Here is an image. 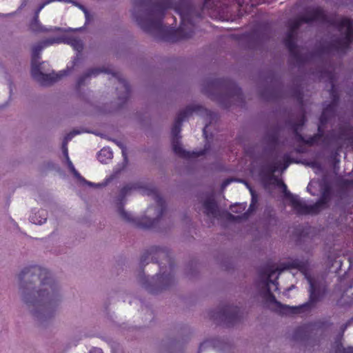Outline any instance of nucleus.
<instances>
[{
    "instance_id": "24",
    "label": "nucleus",
    "mask_w": 353,
    "mask_h": 353,
    "mask_svg": "<svg viewBox=\"0 0 353 353\" xmlns=\"http://www.w3.org/2000/svg\"><path fill=\"white\" fill-rule=\"evenodd\" d=\"M55 1H59V2H68L69 0H46L45 1H43V3H41L39 7L37 8V9L35 10V12H34V16H36V17H39V14L40 13V12L44 8V7L48 4H50V3H52V2H55Z\"/></svg>"
},
{
    "instance_id": "30",
    "label": "nucleus",
    "mask_w": 353,
    "mask_h": 353,
    "mask_svg": "<svg viewBox=\"0 0 353 353\" xmlns=\"http://www.w3.org/2000/svg\"><path fill=\"white\" fill-rule=\"evenodd\" d=\"M278 139V135L276 133L271 134L268 136V141L274 145L277 143Z\"/></svg>"
},
{
    "instance_id": "34",
    "label": "nucleus",
    "mask_w": 353,
    "mask_h": 353,
    "mask_svg": "<svg viewBox=\"0 0 353 353\" xmlns=\"http://www.w3.org/2000/svg\"><path fill=\"white\" fill-rule=\"evenodd\" d=\"M62 152L65 159L69 158L68 155V143L63 142L62 143Z\"/></svg>"
},
{
    "instance_id": "39",
    "label": "nucleus",
    "mask_w": 353,
    "mask_h": 353,
    "mask_svg": "<svg viewBox=\"0 0 353 353\" xmlns=\"http://www.w3.org/2000/svg\"><path fill=\"white\" fill-rule=\"evenodd\" d=\"M229 215H230V218H231V219H234H234H238V218H239V216H234V215H232V214H230Z\"/></svg>"
},
{
    "instance_id": "20",
    "label": "nucleus",
    "mask_w": 353,
    "mask_h": 353,
    "mask_svg": "<svg viewBox=\"0 0 353 353\" xmlns=\"http://www.w3.org/2000/svg\"><path fill=\"white\" fill-rule=\"evenodd\" d=\"M151 252L158 254V255L161 257H165L166 261L169 264V269L170 270H172L173 269L174 265H173L172 260L169 256L168 252L165 249L161 248H152Z\"/></svg>"
},
{
    "instance_id": "41",
    "label": "nucleus",
    "mask_w": 353,
    "mask_h": 353,
    "mask_svg": "<svg viewBox=\"0 0 353 353\" xmlns=\"http://www.w3.org/2000/svg\"><path fill=\"white\" fill-rule=\"evenodd\" d=\"M229 183H230V181H229V180H227V181H224V182H223V185L224 186H226V185H228Z\"/></svg>"
},
{
    "instance_id": "29",
    "label": "nucleus",
    "mask_w": 353,
    "mask_h": 353,
    "mask_svg": "<svg viewBox=\"0 0 353 353\" xmlns=\"http://www.w3.org/2000/svg\"><path fill=\"white\" fill-rule=\"evenodd\" d=\"M112 74L114 77L118 78L119 81L122 84L123 88L125 89L126 94H128L130 90L129 83L125 79L119 78L116 73H113Z\"/></svg>"
},
{
    "instance_id": "40",
    "label": "nucleus",
    "mask_w": 353,
    "mask_h": 353,
    "mask_svg": "<svg viewBox=\"0 0 353 353\" xmlns=\"http://www.w3.org/2000/svg\"><path fill=\"white\" fill-rule=\"evenodd\" d=\"M80 8L82 9V10L85 12V14H87L86 9L83 6H79Z\"/></svg>"
},
{
    "instance_id": "10",
    "label": "nucleus",
    "mask_w": 353,
    "mask_h": 353,
    "mask_svg": "<svg viewBox=\"0 0 353 353\" xmlns=\"http://www.w3.org/2000/svg\"><path fill=\"white\" fill-rule=\"evenodd\" d=\"M274 179L276 181L277 185L283 188L285 196L289 199L290 205L297 215L316 214L327 203V199L325 195L323 194L315 203L308 205L305 199L288 191L287 185L283 181L276 178H274Z\"/></svg>"
},
{
    "instance_id": "3",
    "label": "nucleus",
    "mask_w": 353,
    "mask_h": 353,
    "mask_svg": "<svg viewBox=\"0 0 353 353\" xmlns=\"http://www.w3.org/2000/svg\"><path fill=\"white\" fill-rule=\"evenodd\" d=\"M314 21L328 23L336 28L341 34L324 46L323 53L328 57L336 55L341 57L344 55L353 42V21L347 17L336 19L328 17L323 8L315 7L308 9L303 15L292 21L288 31H293L295 34L301 24Z\"/></svg>"
},
{
    "instance_id": "18",
    "label": "nucleus",
    "mask_w": 353,
    "mask_h": 353,
    "mask_svg": "<svg viewBox=\"0 0 353 353\" xmlns=\"http://www.w3.org/2000/svg\"><path fill=\"white\" fill-rule=\"evenodd\" d=\"M101 72H105L110 74L111 73L110 70L109 69H100V68H92L90 69L85 74L80 77L77 80V85L81 86L83 84L84 81L87 78L91 77H96Z\"/></svg>"
},
{
    "instance_id": "21",
    "label": "nucleus",
    "mask_w": 353,
    "mask_h": 353,
    "mask_svg": "<svg viewBox=\"0 0 353 353\" xmlns=\"http://www.w3.org/2000/svg\"><path fill=\"white\" fill-rule=\"evenodd\" d=\"M47 220L46 213L44 211H39L38 213H35L30 216V221L31 223L38 225L44 223Z\"/></svg>"
},
{
    "instance_id": "1",
    "label": "nucleus",
    "mask_w": 353,
    "mask_h": 353,
    "mask_svg": "<svg viewBox=\"0 0 353 353\" xmlns=\"http://www.w3.org/2000/svg\"><path fill=\"white\" fill-rule=\"evenodd\" d=\"M148 4V0H134L132 15L145 32L151 34L160 33L161 40L172 43L192 37L194 32V24L192 20V8L188 1H184L174 8L181 18V24L178 29L164 26L162 23L166 10L172 7V0H160L145 19L138 16L137 8L146 7Z\"/></svg>"
},
{
    "instance_id": "38",
    "label": "nucleus",
    "mask_w": 353,
    "mask_h": 353,
    "mask_svg": "<svg viewBox=\"0 0 353 353\" xmlns=\"http://www.w3.org/2000/svg\"><path fill=\"white\" fill-rule=\"evenodd\" d=\"M121 149H122V154H123V156L124 157V159H126L127 157H126V154H125V150L123 148H121Z\"/></svg>"
},
{
    "instance_id": "14",
    "label": "nucleus",
    "mask_w": 353,
    "mask_h": 353,
    "mask_svg": "<svg viewBox=\"0 0 353 353\" xmlns=\"http://www.w3.org/2000/svg\"><path fill=\"white\" fill-rule=\"evenodd\" d=\"M30 28L33 32H68L75 30H81V28L78 29H72L69 28L68 29L59 28V27H50V28H47L45 26H42V24L39 21V17H36L34 16L32 21L30 24Z\"/></svg>"
},
{
    "instance_id": "9",
    "label": "nucleus",
    "mask_w": 353,
    "mask_h": 353,
    "mask_svg": "<svg viewBox=\"0 0 353 353\" xmlns=\"http://www.w3.org/2000/svg\"><path fill=\"white\" fill-rule=\"evenodd\" d=\"M291 269H296L303 273V274L305 276V278L307 280L310 284L309 301L298 306L302 307L298 312H296L297 314L311 309L314 305L316 302L319 299V292L316 288L312 278L308 273L309 264L307 260L303 259L291 258L288 261L281 263V271H285Z\"/></svg>"
},
{
    "instance_id": "23",
    "label": "nucleus",
    "mask_w": 353,
    "mask_h": 353,
    "mask_svg": "<svg viewBox=\"0 0 353 353\" xmlns=\"http://www.w3.org/2000/svg\"><path fill=\"white\" fill-rule=\"evenodd\" d=\"M334 353H353V347H344L341 343L336 342Z\"/></svg>"
},
{
    "instance_id": "37",
    "label": "nucleus",
    "mask_w": 353,
    "mask_h": 353,
    "mask_svg": "<svg viewBox=\"0 0 353 353\" xmlns=\"http://www.w3.org/2000/svg\"><path fill=\"white\" fill-rule=\"evenodd\" d=\"M208 128V125L206 124L205 125V127L203 128V136L205 137V139H208V135L207 134V129Z\"/></svg>"
},
{
    "instance_id": "32",
    "label": "nucleus",
    "mask_w": 353,
    "mask_h": 353,
    "mask_svg": "<svg viewBox=\"0 0 353 353\" xmlns=\"http://www.w3.org/2000/svg\"><path fill=\"white\" fill-rule=\"evenodd\" d=\"M109 181H110V179H106V181L104 183H94L86 181H85L90 186L101 188V187H103V186L106 185L108 184V183L109 182Z\"/></svg>"
},
{
    "instance_id": "43",
    "label": "nucleus",
    "mask_w": 353,
    "mask_h": 353,
    "mask_svg": "<svg viewBox=\"0 0 353 353\" xmlns=\"http://www.w3.org/2000/svg\"><path fill=\"white\" fill-rule=\"evenodd\" d=\"M350 323V322H348L347 323L345 326H344V330L347 328V327L349 325V324Z\"/></svg>"
},
{
    "instance_id": "8",
    "label": "nucleus",
    "mask_w": 353,
    "mask_h": 353,
    "mask_svg": "<svg viewBox=\"0 0 353 353\" xmlns=\"http://www.w3.org/2000/svg\"><path fill=\"white\" fill-rule=\"evenodd\" d=\"M203 108L197 105H191L187 106L184 110H181L174 122L172 128V145L174 152L179 157L183 159H190L192 157H197L203 154V152L199 153H195L194 152L186 151L183 148L181 143H179L180 133L181 130L182 123L193 112H197L202 110Z\"/></svg>"
},
{
    "instance_id": "16",
    "label": "nucleus",
    "mask_w": 353,
    "mask_h": 353,
    "mask_svg": "<svg viewBox=\"0 0 353 353\" xmlns=\"http://www.w3.org/2000/svg\"><path fill=\"white\" fill-rule=\"evenodd\" d=\"M204 213L209 217L216 218L219 214V208L214 195L208 196L203 203Z\"/></svg>"
},
{
    "instance_id": "44",
    "label": "nucleus",
    "mask_w": 353,
    "mask_h": 353,
    "mask_svg": "<svg viewBox=\"0 0 353 353\" xmlns=\"http://www.w3.org/2000/svg\"><path fill=\"white\" fill-rule=\"evenodd\" d=\"M145 259H144L143 256L142 259H141V263H145Z\"/></svg>"
},
{
    "instance_id": "6",
    "label": "nucleus",
    "mask_w": 353,
    "mask_h": 353,
    "mask_svg": "<svg viewBox=\"0 0 353 353\" xmlns=\"http://www.w3.org/2000/svg\"><path fill=\"white\" fill-rule=\"evenodd\" d=\"M144 194L152 196L157 206H150L148 208V212L154 210L155 212V217L151 219L145 216L142 219L134 217L133 215L128 212L125 211L123 208H119V212L122 218L126 221L131 223L137 228H155L161 219L166 210L165 201L159 194L157 190L154 188H146L143 190Z\"/></svg>"
},
{
    "instance_id": "27",
    "label": "nucleus",
    "mask_w": 353,
    "mask_h": 353,
    "mask_svg": "<svg viewBox=\"0 0 353 353\" xmlns=\"http://www.w3.org/2000/svg\"><path fill=\"white\" fill-rule=\"evenodd\" d=\"M306 330V327L305 326H300L299 327H297L294 332V338L295 339H302L303 337H302V334H303L305 333Z\"/></svg>"
},
{
    "instance_id": "31",
    "label": "nucleus",
    "mask_w": 353,
    "mask_h": 353,
    "mask_svg": "<svg viewBox=\"0 0 353 353\" xmlns=\"http://www.w3.org/2000/svg\"><path fill=\"white\" fill-rule=\"evenodd\" d=\"M243 3L245 0H241ZM214 6V3L212 0H203V9H211Z\"/></svg>"
},
{
    "instance_id": "25",
    "label": "nucleus",
    "mask_w": 353,
    "mask_h": 353,
    "mask_svg": "<svg viewBox=\"0 0 353 353\" xmlns=\"http://www.w3.org/2000/svg\"><path fill=\"white\" fill-rule=\"evenodd\" d=\"M84 132L83 130H82V131H81V130H73V131H72V132H70V133H68V134H66V136H65V137H64V139H63V142L66 143H68V142H69L70 141H71V140H72V139L74 136H76V135H77V134H81V133H82V132Z\"/></svg>"
},
{
    "instance_id": "45",
    "label": "nucleus",
    "mask_w": 353,
    "mask_h": 353,
    "mask_svg": "<svg viewBox=\"0 0 353 353\" xmlns=\"http://www.w3.org/2000/svg\"><path fill=\"white\" fill-rule=\"evenodd\" d=\"M145 288H147V289H148V290H149L148 286L145 285Z\"/></svg>"
},
{
    "instance_id": "15",
    "label": "nucleus",
    "mask_w": 353,
    "mask_h": 353,
    "mask_svg": "<svg viewBox=\"0 0 353 353\" xmlns=\"http://www.w3.org/2000/svg\"><path fill=\"white\" fill-rule=\"evenodd\" d=\"M295 34L293 31H288L284 39V44L289 50V52L294 59L297 61H299L300 57L297 50V46L295 41Z\"/></svg>"
},
{
    "instance_id": "36",
    "label": "nucleus",
    "mask_w": 353,
    "mask_h": 353,
    "mask_svg": "<svg viewBox=\"0 0 353 353\" xmlns=\"http://www.w3.org/2000/svg\"><path fill=\"white\" fill-rule=\"evenodd\" d=\"M90 353H103V351L101 348L93 347L90 350Z\"/></svg>"
},
{
    "instance_id": "35",
    "label": "nucleus",
    "mask_w": 353,
    "mask_h": 353,
    "mask_svg": "<svg viewBox=\"0 0 353 353\" xmlns=\"http://www.w3.org/2000/svg\"><path fill=\"white\" fill-rule=\"evenodd\" d=\"M342 184L345 188H353V179L352 180H348L345 179L342 181Z\"/></svg>"
},
{
    "instance_id": "33",
    "label": "nucleus",
    "mask_w": 353,
    "mask_h": 353,
    "mask_svg": "<svg viewBox=\"0 0 353 353\" xmlns=\"http://www.w3.org/2000/svg\"><path fill=\"white\" fill-rule=\"evenodd\" d=\"M250 192L252 194V201H251V203H250V207L248 209V212H251L254 210L256 203V199L254 198V192L251 189H250Z\"/></svg>"
},
{
    "instance_id": "19",
    "label": "nucleus",
    "mask_w": 353,
    "mask_h": 353,
    "mask_svg": "<svg viewBox=\"0 0 353 353\" xmlns=\"http://www.w3.org/2000/svg\"><path fill=\"white\" fill-rule=\"evenodd\" d=\"M113 157V152L110 148L104 147L99 152L97 155L98 160L102 163H107L109 160Z\"/></svg>"
},
{
    "instance_id": "42",
    "label": "nucleus",
    "mask_w": 353,
    "mask_h": 353,
    "mask_svg": "<svg viewBox=\"0 0 353 353\" xmlns=\"http://www.w3.org/2000/svg\"><path fill=\"white\" fill-rule=\"evenodd\" d=\"M205 112H207L208 115H210L211 117H212V113L210 111H208L205 110Z\"/></svg>"
},
{
    "instance_id": "11",
    "label": "nucleus",
    "mask_w": 353,
    "mask_h": 353,
    "mask_svg": "<svg viewBox=\"0 0 353 353\" xmlns=\"http://www.w3.org/2000/svg\"><path fill=\"white\" fill-rule=\"evenodd\" d=\"M212 316L216 319H219L227 324H234L239 319V310L236 307L226 305L221 308L216 315L212 314Z\"/></svg>"
},
{
    "instance_id": "5",
    "label": "nucleus",
    "mask_w": 353,
    "mask_h": 353,
    "mask_svg": "<svg viewBox=\"0 0 353 353\" xmlns=\"http://www.w3.org/2000/svg\"><path fill=\"white\" fill-rule=\"evenodd\" d=\"M54 43L70 45L74 50L79 52H81L83 49V41L79 37L73 34H64L58 37L50 38L34 45L32 50L31 75L35 81L42 85H49L57 82L70 72L68 68L61 70L57 73L52 71L51 73L45 74L41 71V66L39 64L40 54L44 48Z\"/></svg>"
},
{
    "instance_id": "2",
    "label": "nucleus",
    "mask_w": 353,
    "mask_h": 353,
    "mask_svg": "<svg viewBox=\"0 0 353 353\" xmlns=\"http://www.w3.org/2000/svg\"><path fill=\"white\" fill-rule=\"evenodd\" d=\"M24 301L35 307V316L45 314L59 300V287L50 272L39 265L25 268L19 274Z\"/></svg>"
},
{
    "instance_id": "7",
    "label": "nucleus",
    "mask_w": 353,
    "mask_h": 353,
    "mask_svg": "<svg viewBox=\"0 0 353 353\" xmlns=\"http://www.w3.org/2000/svg\"><path fill=\"white\" fill-rule=\"evenodd\" d=\"M281 263L276 268H274L272 265H267L259 270L261 283L265 288L264 296L267 297L270 303L276 305L277 312L279 314L282 315L296 314V312H298L302 307H291L287 305H283L276 299V297L270 291V283L275 285V290L278 289L279 283L276 280L279 274L283 272L281 271Z\"/></svg>"
},
{
    "instance_id": "26",
    "label": "nucleus",
    "mask_w": 353,
    "mask_h": 353,
    "mask_svg": "<svg viewBox=\"0 0 353 353\" xmlns=\"http://www.w3.org/2000/svg\"><path fill=\"white\" fill-rule=\"evenodd\" d=\"M246 203L234 204L230 206V210L234 213H241L245 208Z\"/></svg>"
},
{
    "instance_id": "12",
    "label": "nucleus",
    "mask_w": 353,
    "mask_h": 353,
    "mask_svg": "<svg viewBox=\"0 0 353 353\" xmlns=\"http://www.w3.org/2000/svg\"><path fill=\"white\" fill-rule=\"evenodd\" d=\"M329 139L333 141H348L353 148V130L348 125L339 126L337 132L332 130L325 139Z\"/></svg>"
},
{
    "instance_id": "4",
    "label": "nucleus",
    "mask_w": 353,
    "mask_h": 353,
    "mask_svg": "<svg viewBox=\"0 0 353 353\" xmlns=\"http://www.w3.org/2000/svg\"><path fill=\"white\" fill-rule=\"evenodd\" d=\"M334 70V68L333 66L329 65L328 68L325 70L321 75L322 77H327L331 84L330 94L332 101L323 107L322 113L319 118L317 133L307 139H305L300 133V131L302 130L306 122V117L303 111L296 116L295 121L289 122V126L294 134V138L296 142L303 143L308 145L316 144L324 136V128L325 124L334 117L339 97L337 92L334 90L335 75Z\"/></svg>"
},
{
    "instance_id": "17",
    "label": "nucleus",
    "mask_w": 353,
    "mask_h": 353,
    "mask_svg": "<svg viewBox=\"0 0 353 353\" xmlns=\"http://www.w3.org/2000/svg\"><path fill=\"white\" fill-rule=\"evenodd\" d=\"M154 262L159 263V273L157 274L154 276H153L152 279L159 281L161 283V287L165 288L171 283V281L172 280V276L170 274H165V271L163 270L164 266L162 262H159L157 260H155Z\"/></svg>"
},
{
    "instance_id": "13",
    "label": "nucleus",
    "mask_w": 353,
    "mask_h": 353,
    "mask_svg": "<svg viewBox=\"0 0 353 353\" xmlns=\"http://www.w3.org/2000/svg\"><path fill=\"white\" fill-rule=\"evenodd\" d=\"M292 162L290 154L285 153L281 157V160H276L268 164L265 169L270 174H273L277 171H285Z\"/></svg>"
},
{
    "instance_id": "28",
    "label": "nucleus",
    "mask_w": 353,
    "mask_h": 353,
    "mask_svg": "<svg viewBox=\"0 0 353 353\" xmlns=\"http://www.w3.org/2000/svg\"><path fill=\"white\" fill-rule=\"evenodd\" d=\"M66 161H67V164H68V166L70 169V170L73 173V174L77 178V179H81L82 177L81 176L80 174L77 171V170L75 169L73 163H72V161H70V158L68 159H65Z\"/></svg>"
},
{
    "instance_id": "22",
    "label": "nucleus",
    "mask_w": 353,
    "mask_h": 353,
    "mask_svg": "<svg viewBox=\"0 0 353 353\" xmlns=\"http://www.w3.org/2000/svg\"><path fill=\"white\" fill-rule=\"evenodd\" d=\"M137 186L135 185H127L124 187H123L119 192V195L118 197V201L120 203H122L123 200L125 199V197L129 194V193L133 190H136Z\"/></svg>"
}]
</instances>
